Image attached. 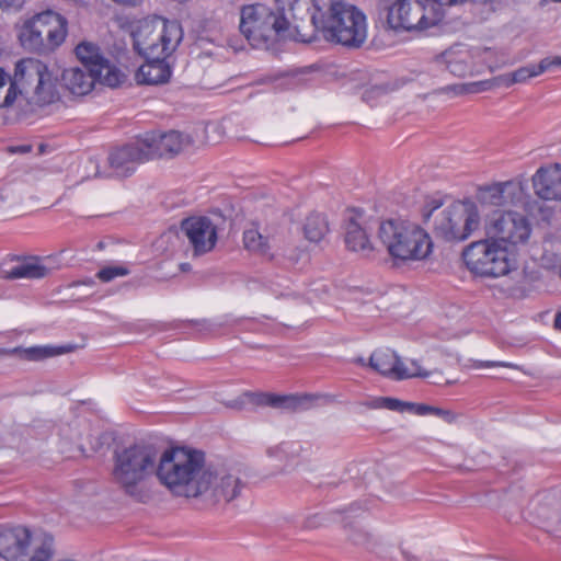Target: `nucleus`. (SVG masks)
Returning a JSON list of instances; mask_svg holds the SVG:
<instances>
[{
  "label": "nucleus",
  "instance_id": "nucleus-40",
  "mask_svg": "<svg viewBox=\"0 0 561 561\" xmlns=\"http://www.w3.org/2000/svg\"><path fill=\"white\" fill-rule=\"evenodd\" d=\"M24 4V0H0V9L19 10Z\"/></svg>",
  "mask_w": 561,
  "mask_h": 561
},
{
  "label": "nucleus",
  "instance_id": "nucleus-33",
  "mask_svg": "<svg viewBox=\"0 0 561 561\" xmlns=\"http://www.w3.org/2000/svg\"><path fill=\"white\" fill-rule=\"evenodd\" d=\"M492 83L488 80L468 82V83H455L447 85L443 89L446 93H453L454 95L474 94L490 90Z\"/></svg>",
  "mask_w": 561,
  "mask_h": 561
},
{
  "label": "nucleus",
  "instance_id": "nucleus-3",
  "mask_svg": "<svg viewBox=\"0 0 561 561\" xmlns=\"http://www.w3.org/2000/svg\"><path fill=\"white\" fill-rule=\"evenodd\" d=\"M31 106H45L59 99L57 78L36 58L16 62L13 77L0 67V108L11 106L18 98Z\"/></svg>",
  "mask_w": 561,
  "mask_h": 561
},
{
  "label": "nucleus",
  "instance_id": "nucleus-11",
  "mask_svg": "<svg viewBox=\"0 0 561 561\" xmlns=\"http://www.w3.org/2000/svg\"><path fill=\"white\" fill-rule=\"evenodd\" d=\"M443 18L444 10L430 0H394L387 7V24L397 32L426 30Z\"/></svg>",
  "mask_w": 561,
  "mask_h": 561
},
{
  "label": "nucleus",
  "instance_id": "nucleus-5",
  "mask_svg": "<svg viewBox=\"0 0 561 561\" xmlns=\"http://www.w3.org/2000/svg\"><path fill=\"white\" fill-rule=\"evenodd\" d=\"M378 238L396 262H419L433 252L430 233L417 224L389 219L381 221Z\"/></svg>",
  "mask_w": 561,
  "mask_h": 561
},
{
  "label": "nucleus",
  "instance_id": "nucleus-8",
  "mask_svg": "<svg viewBox=\"0 0 561 561\" xmlns=\"http://www.w3.org/2000/svg\"><path fill=\"white\" fill-rule=\"evenodd\" d=\"M466 267L476 276L499 278L515 268V259L506 245L490 237L471 242L462 251Z\"/></svg>",
  "mask_w": 561,
  "mask_h": 561
},
{
  "label": "nucleus",
  "instance_id": "nucleus-43",
  "mask_svg": "<svg viewBox=\"0 0 561 561\" xmlns=\"http://www.w3.org/2000/svg\"><path fill=\"white\" fill-rule=\"evenodd\" d=\"M508 367L510 364L504 362H494V360H486V362H479L476 367L477 368H491V367Z\"/></svg>",
  "mask_w": 561,
  "mask_h": 561
},
{
  "label": "nucleus",
  "instance_id": "nucleus-51",
  "mask_svg": "<svg viewBox=\"0 0 561 561\" xmlns=\"http://www.w3.org/2000/svg\"><path fill=\"white\" fill-rule=\"evenodd\" d=\"M30 148H22V151H28Z\"/></svg>",
  "mask_w": 561,
  "mask_h": 561
},
{
  "label": "nucleus",
  "instance_id": "nucleus-35",
  "mask_svg": "<svg viewBox=\"0 0 561 561\" xmlns=\"http://www.w3.org/2000/svg\"><path fill=\"white\" fill-rule=\"evenodd\" d=\"M128 274L129 270L125 266H105L96 273V277L103 283H108L115 279L116 277L126 276Z\"/></svg>",
  "mask_w": 561,
  "mask_h": 561
},
{
  "label": "nucleus",
  "instance_id": "nucleus-44",
  "mask_svg": "<svg viewBox=\"0 0 561 561\" xmlns=\"http://www.w3.org/2000/svg\"><path fill=\"white\" fill-rule=\"evenodd\" d=\"M113 1L116 3L123 4V5H128V7H134L140 2V0H113Z\"/></svg>",
  "mask_w": 561,
  "mask_h": 561
},
{
  "label": "nucleus",
  "instance_id": "nucleus-9",
  "mask_svg": "<svg viewBox=\"0 0 561 561\" xmlns=\"http://www.w3.org/2000/svg\"><path fill=\"white\" fill-rule=\"evenodd\" d=\"M239 28L252 47L268 49L288 28V21L266 4L253 3L241 8Z\"/></svg>",
  "mask_w": 561,
  "mask_h": 561
},
{
  "label": "nucleus",
  "instance_id": "nucleus-6",
  "mask_svg": "<svg viewBox=\"0 0 561 561\" xmlns=\"http://www.w3.org/2000/svg\"><path fill=\"white\" fill-rule=\"evenodd\" d=\"M158 449L149 444H134L115 451L113 479L130 496L141 500L140 483L157 477Z\"/></svg>",
  "mask_w": 561,
  "mask_h": 561
},
{
  "label": "nucleus",
  "instance_id": "nucleus-21",
  "mask_svg": "<svg viewBox=\"0 0 561 561\" xmlns=\"http://www.w3.org/2000/svg\"><path fill=\"white\" fill-rule=\"evenodd\" d=\"M533 186L538 197L561 201V164L540 167L533 175Z\"/></svg>",
  "mask_w": 561,
  "mask_h": 561
},
{
  "label": "nucleus",
  "instance_id": "nucleus-49",
  "mask_svg": "<svg viewBox=\"0 0 561 561\" xmlns=\"http://www.w3.org/2000/svg\"><path fill=\"white\" fill-rule=\"evenodd\" d=\"M287 523H294V524H297V523H300L299 519H288Z\"/></svg>",
  "mask_w": 561,
  "mask_h": 561
},
{
  "label": "nucleus",
  "instance_id": "nucleus-13",
  "mask_svg": "<svg viewBox=\"0 0 561 561\" xmlns=\"http://www.w3.org/2000/svg\"><path fill=\"white\" fill-rule=\"evenodd\" d=\"M492 48H473L466 44H455L440 54L438 60L456 77L472 76L481 71L483 65L491 70L497 65L491 61Z\"/></svg>",
  "mask_w": 561,
  "mask_h": 561
},
{
  "label": "nucleus",
  "instance_id": "nucleus-22",
  "mask_svg": "<svg viewBox=\"0 0 561 561\" xmlns=\"http://www.w3.org/2000/svg\"><path fill=\"white\" fill-rule=\"evenodd\" d=\"M561 69V56L542 58L539 64H528L518 69L499 77L500 82L505 87L516 83H525L529 79L538 77L546 71Z\"/></svg>",
  "mask_w": 561,
  "mask_h": 561
},
{
  "label": "nucleus",
  "instance_id": "nucleus-25",
  "mask_svg": "<svg viewBox=\"0 0 561 561\" xmlns=\"http://www.w3.org/2000/svg\"><path fill=\"white\" fill-rule=\"evenodd\" d=\"M61 79L66 89L75 95H87L95 85V75L79 67L65 69Z\"/></svg>",
  "mask_w": 561,
  "mask_h": 561
},
{
  "label": "nucleus",
  "instance_id": "nucleus-2",
  "mask_svg": "<svg viewBox=\"0 0 561 561\" xmlns=\"http://www.w3.org/2000/svg\"><path fill=\"white\" fill-rule=\"evenodd\" d=\"M134 49L145 58L137 73L142 84L165 83L171 77L167 58L176 49L183 38V31L176 21H164L156 32L152 23L140 22L131 33Z\"/></svg>",
  "mask_w": 561,
  "mask_h": 561
},
{
  "label": "nucleus",
  "instance_id": "nucleus-26",
  "mask_svg": "<svg viewBox=\"0 0 561 561\" xmlns=\"http://www.w3.org/2000/svg\"><path fill=\"white\" fill-rule=\"evenodd\" d=\"M345 244L348 250L360 252L363 255H369L374 250L366 230L355 220H350L346 225Z\"/></svg>",
  "mask_w": 561,
  "mask_h": 561
},
{
  "label": "nucleus",
  "instance_id": "nucleus-52",
  "mask_svg": "<svg viewBox=\"0 0 561 561\" xmlns=\"http://www.w3.org/2000/svg\"><path fill=\"white\" fill-rule=\"evenodd\" d=\"M409 561H414V559L413 560H409Z\"/></svg>",
  "mask_w": 561,
  "mask_h": 561
},
{
  "label": "nucleus",
  "instance_id": "nucleus-36",
  "mask_svg": "<svg viewBox=\"0 0 561 561\" xmlns=\"http://www.w3.org/2000/svg\"><path fill=\"white\" fill-rule=\"evenodd\" d=\"M383 407V409L389 411L407 412V401H401L397 398L386 397Z\"/></svg>",
  "mask_w": 561,
  "mask_h": 561
},
{
  "label": "nucleus",
  "instance_id": "nucleus-1",
  "mask_svg": "<svg viewBox=\"0 0 561 561\" xmlns=\"http://www.w3.org/2000/svg\"><path fill=\"white\" fill-rule=\"evenodd\" d=\"M157 479L172 495L196 500L203 507L215 511L237 500L245 486L239 476L207 466L205 454L190 447L163 450Z\"/></svg>",
  "mask_w": 561,
  "mask_h": 561
},
{
  "label": "nucleus",
  "instance_id": "nucleus-29",
  "mask_svg": "<svg viewBox=\"0 0 561 561\" xmlns=\"http://www.w3.org/2000/svg\"><path fill=\"white\" fill-rule=\"evenodd\" d=\"M19 38L22 46L26 49L42 51L48 48L45 39L41 35V31L35 27L32 19L24 22Z\"/></svg>",
  "mask_w": 561,
  "mask_h": 561
},
{
  "label": "nucleus",
  "instance_id": "nucleus-38",
  "mask_svg": "<svg viewBox=\"0 0 561 561\" xmlns=\"http://www.w3.org/2000/svg\"><path fill=\"white\" fill-rule=\"evenodd\" d=\"M430 415H435L449 424L454 423L456 421V414L453 411L433 407V405H432Z\"/></svg>",
  "mask_w": 561,
  "mask_h": 561
},
{
  "label": "nucleus",
  "instance_id": "nucleus-16",
  "mask_svg": "<svg viewBox=\"0 0 561 561\" xmlns=\"http://www.w3.org/2000/svg\"><path fill=\"white\" fill-rule=\"evenodd\" d=\"M526 191V181L522 179H513L480 187L478 197L480 203L484 206H515L525 201Z\"/></svg>",
  "mask_w": 561,
  "mask_h": 561
},
{
  "label": "nucleus",
  "instance_id": "nucleus-32",
  "mask_svg": "<svg viewBox=\"0 0 561 561\" xmlns=\"http://www.w3.org/2000/svg\"><path fill=\"white\" fill-rule=\"evenodd\" d=\"M329 231V225L325 217L314 213L306 218L304 233L306 239L311 242H319Z\"/></svg>",
  "mask_w": 561,
  "mask_h": 561
},
{
  "label": "nucleus",
  "instance_id": "nucleus-42",
  "mask_svg": "<svg viewBox=\"0 0 561 561\" xmlns=\"http://www.w3.org/2000/svg\"><path fill=\"white\" fill-rule=\"evenodd\" d=\"M249 404L247 398H244V393L237 398L236 400L230 401L227 403V407L231 409L242 410L245 408V405Z\"/></svg>",
  "mask_w": 561,
  "mask_h": 561
},
{
  "label": "nucleus",
  "instance_id": "nucleus-15",
  "mask_svg": "<svg viewBox=\"0 0 561 561\" xmlns=\"http://www.w3.org/2000/svg\"><path fill=\"white\" fill-rule=\"evenodd\" d=\"M368 365L379 374L394 380H403L414 377H428L416 359H410L408 364L390 348L376 350L369 357Z\"/></svg>",
  "mask_w": 561,
  "mask_h": 561
},
{
  "label": "nucleus",
  "instance_id": "nucleus-46",
  "mask_svg": "<svg viewBox=\"0 0 561 561\" xmlns=\"http://www.w3.org/2000/svg\"><path fill=\"white\" fill-rule=\"evenodd\" d=\"M176 236V232L173 231V230H169L167 233H164L162 236V239L167 238V239H170L171 237H175Z\"/></svg>",
  "mask_w": 561,
  "mask_h": 561
},
{
  "label": "nucleus",
  "instance_id": "nucleus-24",
  "mask_svg": "<svg viewBox=\"0 0 561 561\" xmlns=\"http://www.w3.org/2000/svg\"><path fill=\"white\" fill-rule=\"evenodd\" d=\"M15 265L4 270L8 279H41L49 274V268L38 256H14Z\"/></svg>",
  "mask_w": 561,
  "mask_h": 561
},
{
  "label": "nucleus",
  "instance_id": "nucleus-23",
  "mask_svg": "<svg viewBox=\"0 0 561 561\" xmlns=\"http://www.w3.org/2000/svg\"><path fill=\"white\" fill-rule=\"evenodd\" d=\"M367 514V507H363L359 503H353L347 508L341 511L325 514H309L304 522L308 526H314L316 524H344V526H351L353 523L365 520Z\"/></svg>",
  "mask_w": 561,
  "mask_h": 561
},
{
  "label": "nucleus",
  "instance_id": "nucleus-20",
  "mask_svg": "<svg viewBox=\"0 0 561 561\" xmlns=\"http://www.w3.org/2000/svg\"><path fill=\"white\" fill-rule=\"evenodd\" d=\"M35 27L41 31L47 47L54 49L60 46L67 36L66 19L51 10L44 11L32 18Z\"/></svg>",
  "mask_w": 561,
  "mask_h": 561
},
{
  "label": "nucleus",
  "instance_id": "nucleus-31",
  "mask_svg": "<svg viewBox=\"0 0 561 561\" xmlns=\"http://www.w3.org/2000/svg\"><path fill=\"white\" fill-rule=\"evenodd\" d=\"M305 448L300 442H284L267 449L271 458L288 463L304 456Z\"/></svg>",
  "mask_w": 561,
  "mask_h": 561
},
{
  "label": "nucleus",
  "instance_id": "nucleus-10",
  "mask_svg": "<svg viewBox=\"0 0 561 561\" xmlns=\"http://www.w3.org/2000/svg\"><path fill=\"white\" fill-rule=\"evenodd\" d=\"M480 226V211L470 199L445 207L434 219V233L447 242L467 240Z\"/></svg>",
  "mask_w": 561,
  "mask_h": 561
},
{
  "label": "nucleus",
  "instance_id": "nucleus-47",
  "mask_svg": "<svg viewBox=\"0 0 561 561\" xmlns=\"http://www.w3.org/2000/svg\"><path fill=\"white\" fill-rule=\"evenodd\" d=\"M354 363H356V364H358V365H360V366H365V365H366V360H365V358H363V357H358V358H356V359L354 360Z\"/></svg>",
  "mask_w": 561,
  "mask_h": 561
},
{
  "label": "nucleus",
  "instance_id": "nucleus-34",
  "mask_svg": "<svg viewBox=\"0 0 561 561\" xmlns=\"http://www.w3.org/2000/svg\"><path fill=\"white\" fill-rule=\"evenodd\" d=\"M68 347H53V346H34L24 350V353L26 354V357L28 359H42L46 357H51L55 355L62 354L67 352Z\"/></svg>",
  "mask_w": 561,
  "mask_h": 561
},
{
  "label": "nucleus",
  "instance_id": "nucleus-19",
  "mask_svg": "<svg viewBox=\"0 0 561 561\" xmlns=\"http://www.w3.org/2000/svg\"><path fill=\"white\" fill-rule=\"evenodd\" d=\"M141 138L146 149L152 151V159L178 154L193 142L190 135L178 130L149 131L141 135Z\"/></svg>",
  "mask_w": 561,
  "mask_h": 561
},
{
  "label": "nucleus",
  "instance_id": "nucleus-45",
  "mask_svg": "<svg viewBox=\"0 0 561 561\" xmlns=\"http://www.w3.org/2000/svg\"><path fill=\"white\" fill-rule=\"evenodd\" d=\"M554 327L561 330V312L557 313L554 319Z\"/></svg>",
  "mask_w": 561,
  "mask_h": 561
},
{
  "label": "nucleus",
  "instance_id": "nucleus-48",
  "mask_svg": "<svg viewBox=\"0 0 561 561\" xmlns=\"http://www.w3.org/2000/svg\"><path fill=\"white\" fill-rule=\"evenodd\" d=\"M474 2H479V3H483V4H486V3H492L494 0H473Z\"/></svg>",
  "mask_w": 561,
  "mask_h": 561
},
{
  "label": "nucleus",
  "instance_id": "nucleus-12",
  "mask_svg": "<svg viewBox=\"0 0 561 561\" xmlns=\"http://www.w3.org/2000/svg\"><path fill=\"white\" fill-rule=\"evenodd\" d=\"M485 233L497 243L506 245L524 244L531 234L529 219L517 211H495L485 221Z\"/></svg>",
  "mask_w": 561,
  "mask_h": 561
},
{
  "label": "nucleus",
  "instance_id": "nucleus-17",
  "mask_svg": "<svg viewBox=\"0 0 561 561\" xmlns=\"http://www.w3.org/2000/svg\"><path fill=\"white\" fill-rule=\"evenodd\" d=\"M149 160H152V151L146 149L141 136L133 142L115 148L108 156L112 172L121 178L131 175L139 164Z\"/></svg>",
  "mask_w": 561,
  "mask_h": 561
},
{
  "label": "nucleus",
  "instance_id": "nucleus-30",
  "mask_svg": "<svg viewBox=\"0 0 561 561\" xmlns=\"http://www.w3.org/2000/svg\"><path fill=\"white\" fill-rule=\"evenodd\" d=\"M243 244L244 248L252 253L270 256L271 248L268 238L263 236L255 225L244 230Z\"/></svg>",
  "mask_w": 561,
  "mask_h": 561
},
{
  "label": "nucleus",
  "instance_id": "nucleus-7",
  "mask_svg": "<svg viewBox=\"0 0 561 561\" xmlns=\"http://www.w3.org/2000/svg\"><path fill=\"white\" fill-rule=\"evenodd\" d=\"M0 553L7 561H49L54 538L45 528H2Z\"/></svg>",
  "mask_w": 561,
  "mask_h": 561
},
{
  "label": "nucleus",
  "instance_id": "nucleus-39",
  "mask_svg": "<svg viewBox=\"0 0 561 561\" xmlns=\"http://www.w3.org/2000/svg\"><path fill=\"white\" fill-rule=\"evenodd\" d=\"M443 204L444 203L440 198L430 199L424 206L423 217L425 219H428L435 210L439 209L443 206Z\"/></svg>",
  "mask_w": 561,
  "mask_h": 561
},
{
  "label": "nucleus",
  "instance_id": "nucleus-41",
  "mask_svg": "<svg viewBox=\"0 0 561 561\" xmlns=\"http://www.w3.org/2000/svg\"><path fill=\"white\" fill-rule=\"evenodd\" d=\"M385 399H386V397H375L371 400L364 402L363 405H365L368 409H373V410L383 409L385 408L383 407Z\"/></svg>",
  "mask_w": 561,
  "mask_h": 561
},
{
  "label": "nucleus",
  "instance_id": "nucleus-18",
  "mask_svg": "<svg viewBox=\"0 0 561 561\" xmlns=\"http://www.w3.org/2000/svg\"><path fill=\"white\" fill-rule=\"evenodd\" d=\"M181 230L195 255L210 252L217 243V229L208 217H188L182 220Z\"/></svg>",
  "mask_w": 561,
  "mask_h": 561
},
{
  "label": "nucleus",
  "instance_id": "nucleus-50",
  "mask_svg": "<svg viewBox=\"0 0 561 561\" xmlns=\"http://www.w3.org/2000/svg\"><path fill=\"white\" fill-rule=\"evenodd\" d=\"M4 202L3 196L0 194V205Z\"/></svg>",
  "mask_w": 561,
  "mask_h": 561
},
{
  "label": "nucleus",
  "instance_id": "nucleus-28",
  "mask_svg": "<svg viewBox=\"0 0 561 561\" xmlns=\"http://www.w3.org/2000/svg\"><path fill=\"white\" fill-rule=\"evenodd\" d=\"M76 56L84 65L88 70L92 71L93 68L102 66L106 59L101 53L100 47L91 42H81L77 45Z\"/></svg>",
  "mask_w": 561,
  "mask_h": 561
},
{
  "label": "nucleus",
  "instance_id": "nucleus-14",
  "mask_svg": "<svg viewBox=\"0 0 561 561\" xmlns=\"http://www.w3.org/2000/svg\"><path fill=\"white\" fill-rule=\"evenodd\" d=\"M244 398L252 405L272 407L289 411H305L336 402V396L331 393L276 394L247 391Z\"/></svg>",
  "mask_w": 561,
  "mask_h": 561
},
{
  "label": "nucleus",
  "instance_id": "nucleus-27",
  "mask_svg": "<svg viewBox=\"0 0 561 561\" xmlns=\"http://www.w3.org/2000/svg\"><path fill=\"white\" fill-rule=\"evenodd\" d=\"M92 72L95 75V82L110 88L119 87L125 80V73L107 58L102 62V66L93 68Z\"/></svg>",
  "mask_w": 561,
  "mask_h": 561
},
{
  "label": "nucleus",
  "instance_id": "nucleus-4",
  "mask_svg": "<svg viewBox=\"0 0 561 561\" xmlns=\"http://www.w3.org/2000/svg\"><path fill=\"white\" fill-rule=\"evenodd\" d=\"M310 19L316 31L332 43L359 47L366 39L365 14L343 1H332L328 12L313 5Z\"/></svg>",
  "mask_w": 561,
  "mask_h": 561
},
{
  "label": "nucleus",
  "instance_id": "nucleus-37",
  "mask_svg": "<svg viewBox=\"0 0 561 561\" xmlns=\"http://www.w3.org/2000/svg\"><path fill=\"white\" fill-rule=\"evenodd\" d=\"M432 410V405L424 404V403H413V402H407V412L425 416L430 415Z\"/></svg>",
  "mask_w": 561,
  "mask_h": 561
}]
</instances>
